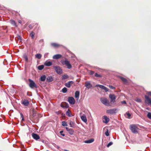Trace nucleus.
<instances>
[{
	"label": "nucleus",
	"instance_id": "obj_15",
	"mask_svg": "<svg viewBox=\"0 0 151 151\" xmlns=\"http://www.w3.org/2000/svg\"><path fill=\"white\" fill-rule=\"evenodd\" d=\"M62 56L60 54H56L53 56V58L55 59H58L62 57Z\"/></svg>",
	"mask_w": 151,
	"mask_h": 151
},
{
	"label": "nucleus",
	"instance_id": "obj_27",
	"mask_svg": "<svg viewBox=\"0 0 151 151\" xmlns=\"http://www.w3.org/2000/svg\"><path fill=\"white\" fill-rule=\"evenodd\" d=\"M68 78V76L66 75H63L62 76V78L63 80H65Z\"/></svg>",
	"mask_w": 151,
	"mask_h": 151
},
{
	"label": "nucleus",
	"instance_id": "obj_21",
	"mask_svg": "<svg viewBox=\"0 0 151 151\" xmlns=\"http://www.w3.org/2000/svg\"><path fill=\"white\" fill-rule=\"evenodd\" d=\"M94 141V139H91L84 141V142L86 143H90L93 142Z\"/></svg>",
	"mask_w": 151,
	"mask_h": 151
},
{
	"label": "nucleus",
	"instance_id": "obj_23",
	"mask_svg": "<svg viewBox=\"0 0 151 151\" xmlns=\"http://www.w3.org/2000/svg\"><path fill=\"white\" fill-rule=\"evenodd\" d=\"M120 78L122 80V81L125 84H127V81L126 79L122 77H120Z\"/></svg>",
	"mask_w": 151,
	"mask_h": 151
},
{
	"label": "nucleus",
	"instance_id": "obj_10",
	"mask_svg": "<svg viewBox=\"0 0 151 151\" xmlns=\"http://www.w3.org/2000/svg\"><path fill=\"white\" fill-rule=\"evenodd\" d=\"M109 97L111 99V102H114L115 101V99L116 98L114 95L110 94L109 95Z\"/></svg>",
	"mask_w": 151,
	"mask_h": 151
},
{
	"label": "nucleus",
	"instance_id": "obj_1",
	"mask_svg": "<svg viewBox=\"0 0 151 151\" xmlns=\"http://www.w3.org/2000/svg\"><path fill=\"white\" fill-rule=\"evenodd\" d=\"M100 101L102 103L106 106H111L109 101L106 98H101L100 99Z\"/></svg>",
	"mask_w": 151,
	"mask_h": 151
},
{
	"label": "nucleus",
	"instance_id": "obj_20",
	"mask_svg": "<svg viewBox=\"0 0 151 151\" xmlns=\"http://www.w3.org/2000/svg\"><path fill=\"white\" fill-rule=\"evenodd\" d=\"M47 80L48 82H51L53 81V78L51 76H49L47 77Z\"/></svg>",
	"mask_w": 151,
	"mask_h": 151
},
{
	"label": "nucleus",
	"instance_id": "obj_52",
	"mask_svg": "<svg viewBox=\"0 0 151 151\" xmlns=\"http://www.w3.org/2000/svg\"><path fill=\"white\" fill-rule=\"evenodd\" d=\"M18 22H19V23H20V24H21L22 23V22L20 20Z\"/></svg>",
	"mask_w": 151,
	"mask_h": 151
},
{
	"label": "nucleus",
	"instance_id": "obj_2",
	"mask_svg": "<svg viewBox=\"0 0 151 151\" xmlns=\"http://www.w3.org/2000/svg\"><path fill=\"white\" fill-rule=\"evenodd\" d=\"M118 110H119L117 109H111L107 110L106 111V112L108 114H112L116 113L118 111Z\"/></svg>",
	"mask_w": 151,
	"mask_h": 151
},
{
	"label": "nucleus",
	"instance_id": "obj_43",
	"mask_svg": "<svg viewBox=\"0 0 151 151\" xmlns=\"http://www.w3.org/2000/svg\"><path fill=\"white\" fill-rule=\"evenodd\" d=\"M126 114L128 118H130V117L131 116V114L129 113H127Z\"/></svg>",
	"mask_w": 151,
	"mask_h": 151
},
{
	"label": "nucleus",
	"instance_id": "obj_6",
	"mask_svg": "<svg viewBox=\"0 0 151 151\" xmlns=\"http://www.w3.org/2000/svg\"><path fill=\"white\" fill-rule=\"evenodd\" d=\"M61 62L62 64L66 65L68 69H70L72 67L70 63L67 60L62 61Z\"/></svg>",
	"mask_w": 151,
	"mask_h": 151
},
{
	"label": "nucleus",
	"instance_id": "obj_44",
	"mask_svg": "<svg viewBox=\"0 0 151 151\" xmlns=\"http://www.w3.org/2000/svg\"><path fill=\"white\" fill-rule=\"evenodd\" d=\"M136 101L138 102H141V100L139 99H137Z\"/></svg>",
	"mask_w": 151,
	"mask_h": 151
},
{
	"label": "nucleus",
	"instance_id": "obj_24",
	"mask_svg": "<svg viewBox=\"0 0 151 151\" xmlns=\"http://www.w3.org/2000/svg\"><path fill=\"white\" fill-rule=\"evenodd\" d=\"M46 76L45 75L42 76L40 77V80L41 81H44L46 79Z\"/></svg>",
	"mask_w": 151,
	"mask_h": 151
},
{
	"label": "nucleus",
	"instance_id": "obj_32",
	"mask_svg": "<svg viewBox=\"0 0 151 151\" xmlns=\"http://www.w3.org/2000/svg\"><path fill=\"white\" fill-rule=\"evenodd\" d=\"M68 132L69 134L71 135L73 134L74 132V131L72 129H70Z\"/></svg>",
	"mask_w": 151,
	"mask_h": 151
},
{
	"label": "nucleus",
	"instance_id": "obj_14",
	"mask_svg": "<svg viewBox=\"0 0 151 151\" xmlns=\"http://www.w3.org/2000/svg\"><path fill=\"white\" fill-rule=\"evenodd\" d=\"M103 119H104V120L103 121V122L106 124L109 121V118L106 116H103Z\"/></svg>",
	"mask_w": 151,
	"mask_h": 151
},
{
	"label": "nucleus",
	"instance_id": "obj_40",
	"mask_svg": "<svg viewBox=\"0 0 151 151\" xmlns=\"http://www.w3.org/2000/svg\"><path fill=\"white\" fill-rule=\"evenodd\" d=\"M109 88L111 89H115V88L112 86L109 85Z\"/></svg>",
	"mask_w": 151,
	"mask_h": 151
},
{
	"label": "nucleus",
	"instance_id": "obj_35",
	"mask_svg": "<svg viewBox=\"0 0 151 151\" xmlns=\"http://www.w3.org/2000/svg\"><path fill=\"white\" fill-rule=\"evenodd\" d=\"M66 114L68 116H71L68 110V111H67V112H66Z\"/></svg>",
	"mask_w": 151,
	"mask_h": 151
},
{
	"label": "nucleus",
	"instance_id": "obj_47",
	"mask_svg": "<svg viewBox=\"0 0 151 151\" xmlns=\"http://www.w3.org/2000/svg\"><path fill=\"white\" fill-rule=\"evenodd\" d=\"M18 40H19L20 42H21L22 40V39H21V37H20V36H19L18 37Z\"/></svg>",
	"mask_w": 151,
	"mask_h": 151
},
{
	"label": "nucleus",
	"instance_id": "obj_9",
	"mask_svg": "<svg viewBox=\"0 0 151 151\" xmlns=\"http://www.w3.org/2000/svg\"><path fill=\"white\" fill-rule=\"evenodd\" d=\"M145 102L147 104H151V99L148 96H145Z\"/></svg>",
	"mask_w": 151,
	"mask_h": 151
},
{
	"label": "nucleus",
	"instance_id": "obj_18",
	"mask_svg": "<svg viewBox=\"0 0 151 151\" xmlns=\"http://www.w3.org/2000/svg\"><path fill=\"white\" fill-rule=\"evenodd\" d=\"M45 65L46 66H50L52 65V63L51 62L46 61L44 63Z\"/></svg>",
	"mask_w": 151,
	"mask_h": 151
},
{
	"label": "nucleus",
	"instance_id": "obj_37",
	"mask_svg": "<svg viewBox=\"0 0 151 151\" xmlns=\"http://www.w3.org/2000/svg\"><path fill=\"white\" fill-rule=\"evenodd\" d=\"M105 134L107 136H109V134L108 129H107L106 132H105Z\"/></svg>",
	"mask_w": 151,
	"mask_h": 151
},
{
	"label": "nucleus",
	"instance_id": "obj_51",
	"mask_svg": "<svg viewBox=\"0 0 151 151\" xmlns=\"http://www.w3.org/2000/svg\"><path fill=\"white\" fill-rule=\"evenodd\" d=\"M66 130L68 131H69V130H70V129H69L68 128V127H66Z\"/></svg>",
	"mask_w": 151,
	"mask_h": 151
},
{
	"label": "nucleus",
	"instance_id": "obj_29",
	"mask_svg": "<svg viewBox=\"0 0 151 151\" xmlns=\"http://www.w3.org/2000/svg\"><path fill=\"white\" fill-rule=\"evenodd\" d=\"M36 57L37 58L40 59L42 57V55L40 54H37L35 55Z\"/></svg>",
	"mask_w": 151,
	"mask_h": 151
},
{
	"label": "nucleus",
	"instance_id": "obj_4",
	"mask_svg": "<svg viewBox=\"0 0 151 151\" xmlns=\"http://www.w3.org/2000/svg\"><path fill=\"white\" fill-rule=\"evenodd\" d=\"M130 129L132 132L134 133H137L138 132V128L135 125H130Z\"/></svg>",
	"mask_w": 151,
	"mask_h": 151
},
{
	"label": "nucleus",
	"instance_id": "obj_16",
	"mask_svg": "<svg viewBox=\"0 0 151 151\" xmlns=\"http://www.w3.org/2000/svg\"><path fill=\"white\" fill-rule=\"evenodd\" d=\"M73 83V81H69L68 83H66L65 85L67 87L69 88L70 87L71 85Z\"/></svg>",
	"mask_w": 151,
	"mask_h": 151
},
{
	"label": "nucleus",
	"instance_id": "obj_30",
	"mask_svg": "<svg viewBox=\"0 0 151 151\" xmlns=\"http://www.w3.org/2000/svg\"><path fill=\"white\" fill-rule=\"evenodd\" d=\"M62 125L64 126H68L67 122L65 121H63L62 122Z\"/></svg>",
	"mask_w": 151,
	"mask_h": 151
},
{
	"label": "nucleus",
	"instance_id": "obj_39",
	"mask_svg": "<svg viewBox=\"0 0 151 151\" xmlns=\"http://www.w3.org/2000/svg\"><path fill=\"white\" fill-rule=\"evenodd\" d=\"M30 35L31 37L32 38H33L34 36V34L33 32H32L30 34Z\"/></svg>",
	"mask_w": 151,
	"mask_h": 151
},
{
	"label": "nucleus",
	"instance_id": "obj_17",
	"mask_svg": "<svg viewBox=\"0 0 151 151\" xmlns=\"http://www.w3.org/2000/svg\"><path fill=\"white\" fill-rule=\"evenodd\" d=\"M61 107L66 108L68 107V105L67 104L65 103H62L61 104Z\"/></svg>",
	"mask_w": 151,
	"mask_h": 151
},
{
	"label": "nucleus",
	"instance_id": "obj_12",
	"mask_svg": "<svg viewBox=\"0 0 151 151\" xmlns=\"http://www.w3.org/2000/svg\"><path fill=\"white\" fill-rule=\"evenodd\" d=\"M32 136L34 139L36 140L40 138L38 134L34 133L32 134Z\"/></svg>",
	"mask_w": 151,
	"mask_h": 151
},
{
	"label": "nucleus",
	"instance_id": "obj_50",
	"mask_svg": "<svg viewBox=\"0 0 151 151\" xmlns=\"http://www.w3.org/2000/svg\"><path fill=\"white\" fill-rule=\"evenodd\" d=\"M48 53H45L44 55V56L45 57H46L48 55Z\"/></svg>",
	"mask_w": 151,
	"mask_h": 151
},
{
	"label": "nucleus",
	"instance_id": "obj_19",
	"mask_svg": "<svg viewBox=\"0 0 151 151\" xmlns=\"http://www.w3.org/2000/svg\"><path fill=\"white\" fill-rule=\"evenodd\" d=\"M22 104L24 106H27L28 105L29 102L27 100H24L23 101H22Z\"/></svg>",
	"mask_w": 151,
	"mask_h": 151
},
{
	"label": "nucleus",
	"instance_id": "obj_33",
	"mask_svg": "<svg viewBox=\"0 0 151 151\" xmlns=\"http://www.w3.org/2000/svg\"><path fill=\"white\" fill-rule=\"evenodd\" d=\"M147 117L149 119H151V113L148 112L147 114Z\"/></svg>",
	"mask_w": 151,
	"mask_h": 151
},
{
	"label": "nucleus",
	"instance_id": "obj_22",
	"mask_svg": "<svg viewBox=\"0 0 151 151\" xmlns=\"http://www.w3.org/2000/svg\"><path fill=\"white\" fill-rule=\"evenodd\" d=\"M79 95L80 92L79 91H77L75 92V97L76 98H77L78 99L79 98Z\"/></svg>",
	"mask_w": 151,
	"mask_h": 151
},
{
	"label": "nucleus",
	"instance_id": "obj_36",
	"mask_svg": "<svg viewBox=\"0 0 151 151\" xmlns=\"http://www.w3.org/2000/svg\"><path fill=\"white\" fill-rule=\"evenodd\" d=\"M95 76L96 77H101V75L98 74L97 73H96L95 74Z\"/></svg>",
	"mask_w": 151,
	"mask_h": 151
},
{
	"label": "nucleus",
	"instance_id": "obj_45",
	"mask_svg": "<svg viewBox=\"0 0 151 151\" xmlns=\"http://www.w3.org/2000/svg\"><path fill=\"white\" fill-rule=\"evenodd\" d=\"M24 58L25 59L26 61H27L28 60V58L26 56H24Z\"/></svg>",
	"mask_w": 151,
	"mask_h": 151
},
{
	"label": "nucleus",
	"instance_id": "obj_8",
	"mask_svg": "<svg viewBox=\"0 0 151 151\" xmlns=\"http://www.w3.org/2000/svg\"><path fill=\"white\" fill-rule=\"evenodd\" d=\"M96 86L99 87L102 89L104 90L106 92H107L109 90V89L107 88L102 85H96Z\"/></svg>",
	"mask_w": 151,
	"mask_h": 151
},
{
	"label": "nucleus",
	"instance_id": "obj_34",
	"mask_svg": "<svg viewBox=\"0 0 151 151\" xmlns=\"http://www.w3.org/2000/svg\"><path fill=\"white\" fill-rule=\"evenodd\" d=\"M62 92L63 93H66L67 92V88H65V87L64 88H63L62 89Z\"/></svg>",
	"mask_w": 151,
	"mask_h": 151
},
{
	"label": "nucleus",
	"instance_id": "obj_5",
	"mask_svg": "<svg viewBox=\"0 0 151 151\" xmlns=\"http://www.w3.org/2000/svg\"><path fill=\"white\" fill-rule=\"evenodd\" d=\"M29 86L31 88H37L36 85L33 80L29 79Z\"/></svg>",
	"mask_w": 151,
	"mask_h": 151
},
{
	"label": "nucleus",
	"instance_id": "obj_28",
	"mask_svg": "<svg viewBox=\"0 0 151 151\" xmlns=\"http://www.w3.org/2000/svg\"><path fill=\"white\" fill-rule=\"evenodd\" d=\"M10 23L12 24L15 27H17L16 22L14 21L13 20H10Z\"/></svg>",
	"mask_w": 151,
	"mask_h": 151
},
{
	"label": "nucleus",
	"instance_id": "obj_46",
	"mask_svg": "<svg viewBox=\"0 0 151 151\" xmlns=\"http://www.w3.org/2000/svg\"><path fill=\"white\" fill-rule=\"evenodd\" d=\"M121 103L122 104H126V102L125 101H123L121 102Z\"/></svg>",
	"mask_w": 151,
	"mask_h": 151
},
{
	"label": "nucleus",
	"instance_id": "obj_41",
	"mask_svg": "<svg viewBox=\"0 0 151 151\" xmlns=\"http://www.w3.org/2000/svg\"><path fill=\"white\" fill-rule=\"evenodd\" d=\"M89 74L91 75H93L94 73V72L92 70L89 71Z\"/></svg>",
	"mask_w": 151,
	"mask_h": 151
},
{
	"label": "nucleus",
	"instance_id": "obj_49",
	"mask_svg": "<svg viewBox=\"0 0 151 151\" xmlns=\"http://www.w3.org/2000/svg\"><path fill=\"white\" fill-rule=\"evenodd\" d=\"M21 114V117H22V120H23V119H24L23 115V114Z\"/></svg>",
	"mask_w": 151,
	"mask_h": 151
},
{
	"label": "nucleus",
	"instance_id": "obj_26",
	"mask_svg": "<svg viewBox=\"0 0 151 151\" xmlns=\"http://www.w3.org/2000/svg\"><path fill=\"white\" fill-rule=\"evenodd\" d=\"M51 45L54 47H57L59 46V45L56 43H52L51 44Z\"/></svg>",
	"mask_w": 151,
	"mask_h": 151
},
{
	"label": "nucleus",
	"instance_id": "obj_25",
	"mask_svg": "<svg viewBox=\"0 0 151 151\" xmlns=\"http://www.w3.org/2000/svg\"><path fill=\"white\" fill-rule=\"evenodd\" d=\"M75 123L74 122L71 121L70 122V127H74Z\"/></svg>",
	"mask_w": 151,
	"mask_h": 151
},
{
	"label": "nucleus",
	"instance_id": "obj_38",
	"mask_svg": "<svg viewBox=\"0 0 151 151\" xmlns=\"http://www.w3.org/2000/svg\"><path fill=\"white\" fill-rule=\"evenodd\" d=\"M113 142H109L108 144L107 145V147H109L111 145L113 144Z\"/></svg>",
	"mask_w": 151,
	"mask_h": 151
},
{
	"label": "nucleus",
	"instance_id": "obj_11",
	"mask_svg": "<svg viewBox=\"0 0 151 151\" xmlns=\"http://www.w3.org/2000/svg\"><path fill=\"white\" fill-rule=\"evenodd\" d=\"M85 86L88 88H90L92 86V85L91 84L90 82L88 81L86 82Z\"/></svg>",
	"mask_w": 151,
	"mask_h": 151
},
{
	"label": "nucleus",
	"instance_id": "obj_3",
	"mask_svg": "<svg viewBox=\"0 0 151 151\" xmlns=\"http://www.w3.org/2000/svg\"><path fill=\"white\" fill-rule=\"evenodd\" d=\"M53 67L55 72L58 74H61L63 73L62 70L58 66H53Z\"/></svg>",
	"mask_w": 151,
	"mask_h": 151
},
{
	"label": "nucleus",
	"instance_id": "obj_13",
	"mask_svg": "<svg viewBox=\"0 0 151 151\" xmlns=\"http://www.w3.org/2000/svg\"><path fill=\"white\" fill-rule=\"evenodd\" d=\"M81 118L83 122L86 123L87 122V119L86 117L85 114H83L82 116H81Z\"/></svg>",
	"mask_w": 151,
	"mask_h": 151
},
{
	"label": "nucleus",
	"instance_id": "obj_31",
	"mask_svg": "<svg viewBox=\"0 0 151 151\" xmlns=\"http://www.w3.org/2000/svg\"><path fill=\"white\" fill-rule=\"evenodd\" d=\"M44 67L43 65H40L38 66V68L39 70H42Z\"/></svg>",
	"mask_w": 151,
	"mask_h": 151
},
{
	"label": "nucleus",
	"instance_id": "obj_7",
	"mask_svg": "<svg viewBox=\"0 0 151 151\" xmlns=\"http://www.w3.org/2000/svg\"><path fill=\"white\" fill-rule=\"evenodd\" d=\"M68 101L69 103L71 104H74L75 102L74 99L72 97L68 98Z\"/></svg>",
	"mask_w": 151,
	"mask_h": 151
},
{
	"label": "nucleus",
	"instance_id": "obj_42",
	"mask_svg": "<svg viewBox=\"0 0 151 151\" xmlns=\"http://www.w3.org/2000/svg\"><path fill=\"white\" fill-rule=\"evenodd\" d=\"M63 131H61L60 132V134L63 136H65V135L64 134H63Z\"/></svg>",
	"mask_w": 151,
	"mask_h": 151
},
{
	"label": "nucleus",
	"instance_id": "obj_48",
	"mask_svg": "<svg viewBox=\"0 0 151 151\" xmlns=\"http://www.w3.org/2000/svg\"><path fill=\"white\" fill-rule=\"evenodd\" d=\"M147 94L149 96H151V92H148Z\"/></svg>",
	"mask_w": 151,
	"mask_h": 151
}]
</instances>
